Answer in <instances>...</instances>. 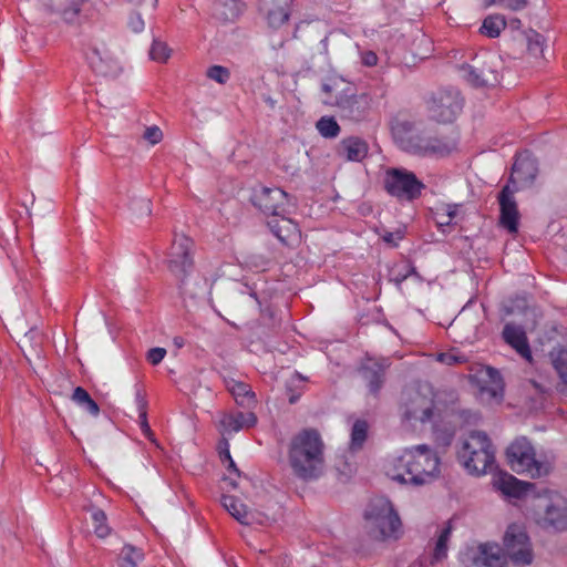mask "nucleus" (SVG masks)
<instances>
[{"label":"nucleus","instance_id":"f257e3e1","mask_svg":"<svg viewBox=\"0 0 567 567\" xmlns=\"http://www.w3.org/2000/svg\"><path fill=\"white\" fill-rule=\"evenodd\" d=\"M386 475L400 484L422 486L440 475V457L426 444L408 449L386 468Z\"/></svg>","mask_w":567,"mask_h":567},{"label":"nucleus","instance_id":"f03ea898","mask_svg":"<svg viewBox=\"0 0 567 567\" xmlns=\"http://www.w3.org/2000/svg\"><path fill=\"white\" fill-rule=\"evenodd\" d=\"M324 444L315 429H305L296 434L288 450L292 473L303 481L319 478L324 471Z\"/></svg>","mask_w":567,"mask_h":567},{"label":"nucleus","instance_id":"7ed1b4c3","mask_svg":"<svg viewBox=\"0 0 567 567\" xmlns=\"http://www.w3.org/2000/svg\"><path fill=\"white\" fill-rule=\"evenodd\" d=\"M537 175L535 163L527 158H517L513 164L512 174L497 196L499 204V224L509 233H517L519 212L515 199L518 184L530 185Z\"/></svg>","mask_w":567,"mask_h":567},{"label":"nucleus","instance_id":"20e7f679","mask_svg":"<svg viewBox=\"0 0 567 567\" xmlns=\"http://www.w3.org/2000/svg\"><path fill=\"white\" fill-rule=\"evenodd\" d=\"M368 533L379 540L398 539L402 523L392 502L384 496L373 497L364 512Z\"/></svg>","mask_w":567,"mask_h":567},{"label":"nucleus","instance_id":"39448f33","mask_svg":"<svg viewBox=\"0 0 567 567\" xmlns=\"http://www.w3.org/2000/svg\"><path fill=\"white\" fill-rule=\"evenodd\" d=\"M457 458L472 475H483L495 464V450L487 434L472 431L457 452Z\"/></svg>","mask_w":567,"mask_h":567},{"label":"nucleus","instance_id":"423d86ee","mask_svg":"<svg viewBox=\"0 0 567 567\" xmlns=\"http://www.w3.org/2000/svg\"><path fill=\"white\" fill-rule=\"evenodd\" d=\"M534 519L544 529L567 530V498L555 491L545 489L533 501Z\"/></svg>","mask_w":567,"mask_h":567},{"label":"nucleus","instance_id":"0eeeda50","mask_svg":"<svg viewBox=\"0 0 567 567\" xmlns=\"http://www.w3.org/2000/svg\"><path fill=\"white\" fill-rule=\"evenodd\" d=\"M434 398L433 389L430 385L405 390L401 401L402 419L410 423L432 422L435 415Z\"/></svg>","mask_w":567,"mask_h":567},{"label":"nucleus","instance_id":"6e6552de","mask_svg":"<svg viewBox=\"0 0 567 567\" xmlns=\"http://www.w3.org/2000/svg\"><path fill=\"white\" fill-rule=\"evenodd\" d=\"M412 132V124L408 121L398 123L393 127V134L398 137L402 146L411 152L421 153L425 155H440L444 156L450 154L456 147V140L453 137H421L409 136L404 134Z\"/></svg>","mask_w":567,"mask_h":567},{"label":"nucleus","instance_id":"1a4fd4ad","mask_svg":"<svg viewBox=\"0 0 567 567\" xmlns=\"http://www.w3.org/2000/svg\"><path fill=\"white\" fill-rule=\"evenodd\" d=\"M511 468L517 474H526L532 478L547 475L549 465L536 460L534 446L526 437L515 440L506 450Z\"/></svg>","mask_w":567,"mask_h":567},{"label":"nucleus","instance_id":"9d476101","mask_svg":"<svg viewBox=\"0 0 567 567\" xmlns=\"http://www.w3.org/2000/svg\"><path fill=\"white\" fill-rule=\"evenodd\" d=\"M384 189L401 202H413L422 195L425 185L406 168H389L384 176Z\"/></svg>","mask_w":567,"mask_h":567},{"label":"nucleus","instance_id":"9b49d317","mask_svg":"<svg viewBox=\"0 0 567 567\" xmlns=\"http://www.w3.org/2000/svg\"><path fill=\"white\" fill-rule=\"evenodd\" d=\"M430 116L439 123H451L463 109V99L457 90L441 89L427 102Z\"/></svg>","mask_w":567,"mask_h":567},{"label":"nucleus","instance_id":"f8f14e48","mask_svg":"<svg viewBox=\"0 0 567 567\" xmlns=\"http://www.w3.org/2000/svg\"><path fill=\"white\" fill-rule=\"evenodd\" d=\"M499 62L495 56L474 60L472 64L458 68L461 76L472 86H495L499 82Z\"/></svg>","mask_w":567,"mask_h":567},{"label":"nucleus","instance_id":"ddd939ff","mask_svg":"<svg viewBox=\"0 0 567 567\" xmlns=\"http://www.w3.org/2000/svg\"><path fill=\"white\" fill-rule=\"evenodd\" d=\"M504 549L511 560L520 567L533 563L534 554L529 537L518 525H509L504 535Z\"/></svg>","mask_w":567,"mask_h":567},{"label":"nucleus","instance_id":"4468645a","mask_svg":"<svg viewBox=\"0 0 567 567\" xmlns=\"http://www.w3.org/2000/svg\"><path fill=\"white\" fill-rule=\"evenodd\" d=\"M193 240L186 236H176L169 252L167 266L175 278L186 277L193 271Z\"/></svg>","mask_w":567,"mask_h":567},{"label":"nucleus","instance_id":"2eb2a0df","mask_svg":"<svg viewBox=\"0 0 567 567\" xmlns=\"http://www.w3.org/2000/svg\"><path fill=\"white\" fill-rule=\"evenodd\" d=\"M50 13L59 16L66 23H74L81 17H92V0H43Z\"/></svg>","mask_w":567,"mask_h":567},{"label":"nucleus","instance_id":"dca6fc26","mask_svg":"<svg viewBox=\"0 0 567 567\" xmlns=\"http://www.w3.org/2000/svg\"><path fill=\"white\" fill-rule=\"evenodd\" d=\"M252 204L265 215L281 216L288 213V194L280 188L262 187L254 193Z\"/></svg>","mask_w":567,"mask_h":567},{"label":"nucleus","instance_id":"f3484780","mask_svg":"<svg viewBox=\"0 0 567 567\" xmlns=\"http://www.w3.org/2000/svg\"><path fill=\"white\" fill-rule=\"evenodd\" d=\"M330 102L336 104L342 117L358 122L367 116L371 107L372 99L367 93L357 95L351 90L349 93H346L343 97H340L339 101L334 100Z\"/></svg>","mask_w":567,"mask_h":567},{"label":"nucleus","instance_id":"a211bd4d","mask_svg":"<svg viewBox=\"0 0 567 567\" xmlns=\"http://www.w3.org/2000/svg\"><path fill=\"white\" fill-rule=\"evenodd\" d=\"M87 61L91 69L101 76L115 78L122 71L118 61L106 45L94 48L87 55Z\"/></svg>","mask_w":567,"mask_h":567},{"label":"nucleus","instance_id":"6ab92c4d","mask_svg":"<svg viewBox=\"0 0 567 567\" xmlns=\"http://www.w3.org/2000/svg\"><path fill=\"white\" fill-rule=\"evenodd\" d=\"M221 505L241 525L262 524L264 517L260 513L249 509L239 498L230 495H223Z\"/></svg>","mask_w":567,"mask_h":567},{"label":"nucleus","instance_id":"aec40b11","mask_svg":"<svg viewBox=\"0 0 567 567\" xmlns=\"http://www.w3.org/2000/svg\"><path fill=\"white\" fill-rule=\"evenodd\" d=\"M389 359L371 360L369 359L362 365L361 372L367 381L369 391L373 395H378L385 381V372L390 367Z\"/></svg>","mask_w":567,"mask_h":567},{"label":"nucleus","instance_id":"412c9836","mask_svg":"<svg viewBox=\"0 0 567 567\" xmlns=\"http://www.w3.org/2000/svg\"><path fill=\"white\" fill-rule=\"evenodd\" d=\"M291 1L292 0L259 1L260 11L265 13L269 27L278 29L288 21Z\"/></svg>","mask_w":567,"mask_h":567},{"label":"nucleus","instance_id":"4be33fe9","mask_svg":"<svg viewBox=\"0 0 567 567\" xmlns=\"http://www.w3.org/2000/svg\"><path fill=\"white\" fill-rule=\"evenodd\" d=\"M503 339L516 352L527 361L532 360V351L526 332L523 327L515 323H506L502 332Z\"/></svg>","mask_w":567,"mask_h":567},{"label":"nucleus","instance_id":"5701e85b","mask_svg":"<svg viewBox=\"0 0 567 567\" xmlns=\"http://www.w3.org/2000/svg\"><path fill=\"white\" fill-rule=\"evenodd\" d=\"M481 393L489 400L499 402L503 399L504 383L499 372L491 367L481 371Z\"/></svg>","mask_w":567,"mask_h":567},{"label":"nucleus","instance_id":"b1692460","mask_svg":"<svg viewBox=\"0 0 567 567\" xmlns=\"http://www.w3.org/2000/svg\"><path fill=\"white\" fill-rule=\"evenodd\" d=\"M182 297L196 301L203 298L208 289L207 280L198 275L189 272L186 277L176 278Z\"/></svg>","mask_w":567,"mask_h":567},{"label":"nucleus","instance_id":"393cba45","mask_svg":"<svg viewBox=\"0 0 567 567\" xmlns=\"http://www.w3.org/2000/svg\"><path fill=\"white\" fill-rule=\"evenodd\" d=\"M496 489L501 491L504 495L519 498L526 494L533 485L522 482L508 473H499L493 481Z\"/></svg>","mask_w":567,"mask_h":567},{"label":"nucleus","instance_id":"a878e982","mask_svg":"<svg viewBox=\"0 0 567 567\" xmlns=\"http://www.w3.org/2000/svg\"><path fill=\"white\" fill-rule=\"evenodd\" d=\"M42 343L43 334L37 327H32L24 332L18 342L28 361H31L32 358L41 359Z\"/></svg>","mask_w":567,"mask_h":567},{"label":"nucleus","instance_id":"bb28decb","mask_svg":"<svg viewBox=\"0 0 567 567\" xmlns=\"http://www.w3.org/2000/svg\"><path fill=\"white\" fill-rule=\"evenodd\" d=\"M245 4L239 0H216L214 3V17L223 22H233L240 17Z\"/></svg>","mask_w":567,"mask_h":567},{"label":"nucleus","instance_id":"cd10ccee","mask_svg":"<svg viewBox=\"0 0 567 567\" xmlns=\"http://www.w3.org/2000/svg\"><path fill=\"white\" fill-rule=\"evenodd\" d=\"M477 567H503L504 561L501 548L496 544H481L478 554L474 557Z\"/></svg>","mask_w":567,"mask_h":567},{"label":"nucleus","instance_id":"c85d7f7f","mask_svg":"<svg viewBox=\"0 0 567 567\" xmlns=\"http://www.w3.org/2000/svg\"><path fill=\"white\" fill-rule=\"evenodd\" d=\"M256 423L257 416L254 412L227 414L221 420L223 427L228 432H238L243 429L252 427Z\"/></svg>","mask_w":567,"mask_h":567},{"label":"nucleus","instance_id":"c756f323","mask_svg":"<svg viewBox=\"0 0 567 567\" xmlns=\"http://www.w3.org/2000/svg\"><path fill=\"white\" fill-rule=\"evenodd\" d=\"M339 153L348 161L360 162L368 154V144L359 137L344 138L339 146Z\"/></svg>","mask_w":567,"mask_h":567},{"label":"nucleus","instance_id":"7c9ffc66","mask_svg":"<svg viewBox=\"0 0 567 567\" xmlns=\"http://www.w3.org/2000/svg\"><path fill=\"white\" fill-rule=\"evenodd\" d=\"M275 217L268 221V226L272 234L281 241L286 243L299 233L297 224L286 218L285 215Z\"/></svg>","mask_w":567,"mask_h":567},{"label":"nucleus","instance_id":"2f4dec72","mask_svg":"<svg viewBox=\"0 0 567 567\" xmlns=\"http://www.w3.org/2000/svg\"><path fill=\"white\" fill-rule=\"evenodd\" d=\"M352 89L350 85L342 79H330L329 81L322 84V92L327 94V97L323 100L324 104L330 106H336V104L330 101L340 100L343 97L346 93H349Z\"/></svg>","mask_w":567,"mask_h":567},{"label":"nucleus","instance_id":"473e14b6","mask_svg":"<svg viewBox=\"0 0 567 567\" xmlns=\"http://www.w3.org/2000/svg\"><path fill=\"white\" fill-rule=\"evenodd\" d=\"M520 35L528 54L535 59L542 58L544 53V37L533 29L523 31Z\"/></svg>","mask_w":567,"mask_h":567},{"label":"nucleus","instance_id":"72a5a7b5","mask_svg":"<svg viewBox=\"0 0 567 567\" xmlns=\"http://www.w3.org/2000/svg\"><path fill=\"white\" fill-rule=\"evenodd\" d=\"M144 559V554L142 549L134 547L132 545H125L121 549L117 556V566L118 567H137L138 563Z\"/></svg>","mask_w":567,"mask_h":567},{"label":"nucleus","instance_id":"f704fd0d","mask_svg":"<svg viewBox=\"0 0 567 567\" xmlns=\"http://www.w3.org/2000/svg\"><path fill=\"white\" fill-rule=\"evenodd\" d=\"M452 524L449 522L445 527H443L439 534L433 556H432V564L437 563L446 558L447 556V543L452 535Z\"/></svg>","mask_w":567,"mask_h":567},{"label":"nucleus","instance_id":"c9c22d12","mask_svg":"<svg viewBox=\"0 0 567 567\" xmlns=\"http://www.w3.org/2000/svg\"><path fill=\"white\" fill-rule=\"evenodd\" d=\"M72 400L86 410L91 415L96 416L100 413L97 403L91 398L89 392L82 386H76L72 394Z\"/></svg>","mask_w":567,"mask_h":567},{"label":"nucleus","instance_id":"e433bc0d","mask_svg":"<svg viewBox=\"0 0 567 567\" xmlns=\"http://www.w3.org/2000/svg\"><path fill=\"white\" fill-rule=\"evenodd\" d=\"M549 358L559 378L567 384V349L563 347L554 348L549 352Z\"/></svg>","mask_w":567,"mask_h":567},{"label":"nucleus","instance_id":"4c0bfd02","mask_svg":"<svg viewBox=\"0 0 567 567\" xmlns=\"http://www.w3.org/2000/svg\"><path fill=\"white\" fill-rule=\"evenodd\" d=\"M230 392L235 398L238 405L250 408L256 403L255 393L250 388L243 382H236L231 388Z\"/></svg>","mask_w":567,"mask_h":567},{"label":"nucleus","instance_id":"58836bf2","mask_svg":"<svg viewBox=\"0 0 567 567\" xmlns=\"http://www.w3.org/2000/svg\"><path fill=\"white\" fill-rule=\"evenodd\" d=\"M506 27V21L503 16L494 14L484 19L481 27V32L488 38H497L502 30Z\"/></svg>","mask_w":567,"mask_h":567},{"label":"nucleus","instance_id":"ea45409f","mask_svg":"<svg viewBox=\"0 0 567 567\" xmlns=\"http://www.w3.org/2000/svg\"><path fill=\"white\" fill-rule=\"evenodd\" d=\"M368 435V423L363 420H357L352 426L351 431V443L350 449L352 451H358L362 449L363 443L367 440Z\"/></svg>","mask_w":567,"mask_h":567},{"label":"nucleus","instance_id":"a19ab883","mask_svg":"<svg viewBox=\"0 0 567 567\" xmlns=\"http://www.w3.org/2000/svg\"><path fill=\"white\" fill-rule=\"evenodd\" d=\"M316 126L319 133L327 138L337 137L340 133V126L333 117L322 116Z\"/></svg>","mask_w":567,"mask_h":567},{"label":"nucleus","instance_id":"79ce46f5","mask_svg":"<svg viewBox=\"0 0 567 567\" xmlns=\"http://www.w3.org/2000/svg\"><path fill=\"white\" fill-rule=\"evenodd\" d=\"M94 523V532L100 538H104L110 534V527L106 524V514L102 509H94L92 513Z\"/></svg>","mask_w":567,"mask_h":567},{"label":"nucleus","instance_id":"37998d69","mask_svg":"<svg viewBox=\"0 0 567 567\" xmlns=\"http://www.w3.org/2000/svg\"><path fill=\"white\" fill-rule=\"evenodd\" d=\"M171 56V50L166 43L159 40H153L150 58L157 62H166Z\"/></svg>","mask_w":567,"mask_h":567},{"label":"nucleus","instance_id":"c03bdc74","mask_svg":"<svg viewBox=\"0 0 567 567\" xmlns=\"http://www.w3.org/2000/svg\"><path fill=\"white\" fill-rule=\"evenodd\" d=\"M410 275H417L415 268L410 264H403L390 271V280L395 285H401Z\"/></svg>","mask_w":567,"mask_h":567},{"label":"nucleus","instance_id":"a18cd8bd","mask_svg":"<svg viewBox=\"0 0 567 567\" xmlns=\"http://www.w3.org/2000/svg\"><path fill=\"white\" fill-rule=\"evenodd\" d=\"M207 78L219 83L225 84L230 79V72L227 68L221 65H213L206 72Z\"/></svg>","mask_w":567,"mask_h":567},{"label":"nucleus","instance_id":"49530a36","mask_svg":"<svg viewBox=\"0 0 567 567\" xmlns=\"http://www.w3.org/2000/svg\"><path fill=\"white\" fill-rule=\"evenodd\" d=\"M455 435V431L453 429H439L434 427V437L437 445L446 449L451 445Z\"/></svg>","mask_w":567,"mask_h":567},{"label":"nucleus","instance_id":"de8ad7c7","mask_svg":"<svg viewBox=\"0 0 567 567\" xmlns=\"http://www.w3.org/2000/svg\"><path fill=\"white\" fill-rule=\"evenodd\" d=\"M528 3V0H484L485 7H491L494 4L504 6L513 11H518L524 9Z\"/></svg>","mask_w":567,"mask_h":567},{"label":"nucleus","instance_id":"09e8293b","mask_svg":"<svg viewBox=\"0 0 567 567\" xmlns=\"http://www.w3.org/2000/svg\"><path fill=\"white\" fill-rule=\"evenodd\" d=\"M131 208L138 216H150L152 214V203L147 198L133 200Z\"/></svg>","mask_w":567,"mask_h":567},{"label":"nucleus","instance_id":"8fccbe9b","mask_svg":"<svg viewBox=\"0 0 567 567\" xmlns=\"http://www.w3.org/2000/svg\"><path fill=\"white\" fill-rule=\"evenodd\" d=\"M143 137L150 142V144L155 145L163 140V132L158 126L153 125L145 130Z\"/></svg>","mask_w":567,"mask_h":567},{"label":"nucleus","instance_id":"3c124183","mask_svg":"<svg viewBox=\"0 0 567 567\" xmlns=\"http://www.w3.org/2000/svg\"><path fill=\"white\" fill-rule=\"evenodd\" d=\"M458 205L457 204H445L442 207V210L444 212V216L446 217V220H437V224L440 226H447L452 223L454 217L457 214Z\"/></svg>","mask_w":567,"mask_h":567},{"label":"nucleus","instance_id":"603ef678","mask_svg":"<svg viewBox=\"0 0 567 567\" xmlns=\"http://www.w3.org/2000/svg\"><path fill=\"white\" fill-rule=\"evenodd\" d=\"M166 355V350L164 348H152L147 352V360L151 364L156 365L162 362V360Z\"/></svg>","mask_w":567,"mask_h":567},{"label":"nucleus","instance_id":"864d4df0","mask_svg":"<svg viewBox=\"0 0 567 567\" xmlns=\"http://www.w3.org/2000/svg\"><path fill=\"white\" fill-rule=\"evenodd\" d=\"M436 360L439 362H441V363L446 364V365H453L455 363L461 362L458 357H456L453 353H449V352L439 353L437 357H436Z\"/></svg>","mask_w":567,"mask_h":567},{"label":"nucleus","instance_id":"5fc2aeb1","mask_svg":"<svg viewBox=\"0 0 567 567\" xmlns=\"http://www.w3.org/2000/svg\"><path fill=\"white\" fill-rule=\"evenodd\" d=\"M128 27L134 32H140L144 29V21L140 14L132 16L128 20Z\"/></svg>","mask_w":567,"mask_h":567},{"label":"nucleus","instance_id":"6e6d98bb","mask_svg":"<svg viewBox=\"0 0 567 567\" xmlns=\"http://www.w3.org/2000/svg\"><path fill=\"white\" fill-rule=\"evenodd\" d=\"M135 401L137 404L138 412H145L147 402L145 399V393L140 388H137L135 391Z\"/></svg>","mask_w":567,"mask_h":567},{"label":"nucleus","instance_id":"4d7b16f0","mask_svg":"<svg viewBox=\"0 0 567 567\" xmlns=\"http://www.w3.org/2000/svg\"><path fill=\"white\" fill-rule=\"evenodd\" d=\"M362 63L365 66H374L378 63V55L373 51L362 53Z\"/></svg>","mask_w":567,"mask_h":567},{"label":"nucleus","instance_id":"13d9d810","mask_svg":"<svg viewBox=\"0 0 567 567\" xmlns=\"http://www.w3.org/2000/svg\"><path fill=\"white\" fill-rule=\"evenodd\" d=\"M140 424H141V429L143 431V433L147 436V437H151L153 435V432L148 425V422H147V412H140Z\"/></svg>","mask_w":567,"mask_h":567},{"label":"nucleus","instance_id":"bf43d9fd","mask_svg":"<svg viewBox=\"0 0 567 567\" xmlns=\"http://www.w3.org/2000/svg\"><path fill=\"white\" fill-rule=\"evenodd\" d=\"M221 444L224 446L220 445V447H219V457H220L223 463H226V461L231 460V455H230V452H229V445H228V442L226 440H224L221 442Z\"/></svg>","mask_w":567,"mask_h":567},{"label":"nucleus","instance_id":"052dcab7","mask_svg":"<svg viewBox=\"0 0 567 567\" xmlns=\"http://www.w3.org/2000/svg\"><path fill=\"white\" fill-rule=\"evenodd\" d=\"M128 2L141 6L142 3H146L152 10H154L157 6V0H127Z\"/></svg>","mask_w":567,"mask_h":567},{"label":"nucleus","instance_id":"680f3d73","mask_svg":"<svg viewBox=\"0 0 567 567\" xmlns=\"http://www.w3.org/2000/svg\"><path fill=\"white\" fill-rule=\"evenodd\" d=\"M226 463H227V468H228V470H230V471H233L234 473H236V474H237V476H240V471L237 468V466H236V464H235V462H234V460H233V458H231V460L226 461Z\"/></svg>","mask_w":567,"mask_h":567},{"label":"nucleus","instance_id":"e2e57ef3","mask_svg":"<svg viewBox=\"0 0 567 567\" xmlns=\"http://www.w3.org/2000/svg\"><path fill=\"white\" fill-rule=\"evenodd\" d=\"M383 239H384V241H386L389 244H395V241H394V234H392V233L386 234L383 237Z\"/></svg>","mask_w":567,"mask_h":567},{"label":"nucleus","instance_id":"0e129e2a","mask_svg":"<svg viewBox=\"0 0 567 567\" xmlns=\"http://www.w3.org/2000/svg\"><path fill=\"white\" fill-rule=\"evenodd\" d=\"M265 102H266V103H267L271 109H275V106H276V101H275L272 97H270V96L265 97Z\"/></svg>","mask_w":567,"mask_h":567},{"label":"nucleus","instance_id":"69168bd1","mask_svg":"<svg viewBox=\"0 0 567 567\" xmlns=\"http://www.w3.org/2000/svg\"><path fill=\"white\" fill-rule=\"evenodd\" d=\"M174 344L178 348H182L184 346V340L181 337L174 338Z\"/></svg>","mask_w":567,"mask_h":567},{"label":"nucleus","instance_id":"338daca9","mask_svg":"<svg viewBox=\"0 0 567 567\" xmlns=\"http://www.w3.org/2000/svg\"><path fill=\"white\" fill-rule=\"evenodd\" d=\"M224 481L227 482L233 488L237 487L236 481H234L231 478H227V477H225Z\"/></svg>","mask_w":567,"mask_h":567},{"label":"nucleus","instance_id":"774afa93","mask_svg":"<svg viewBox=\"0 0 567 567\" xmlns=\"http://www.w3.org/2000/svg\"><path fill=\"white\" fill-rule=\"evenodd\" d=\"M439 219L437 220H446V217L444 216V212L437 213Z\"/></svg>","mask_w":567,"mask_h":567}]
</instances>
